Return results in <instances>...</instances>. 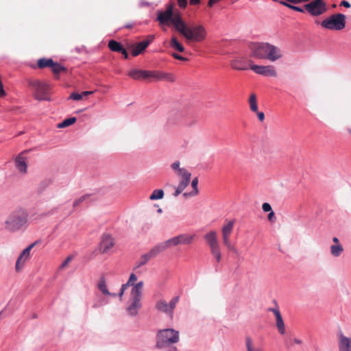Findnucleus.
<instances>
[{"mask_svg": "<svg viewBox=\"0 0 351 351\" xmlns=\"http://www.w3.org/2000/svg\"><path fill=\"white\" fill-rule=\"evenodd\" d=\"M94 93V91H84L82 93V97L83 96H88L90 95H92Z\"/></svg>", "mask_w": 351, "mask_h": 351, "instance_id": "obj_52", "label": "nucleus"}, {"mask_svg": "<svg viewBox=\"0 0 351 351\" xmlns=\"http://www.w3.org/2000/svg\"><path fill=\"white\" fill-rule=\"evenodd\" d=\"M188 195V193H184V196L186 197Z\"/></svg>", "mask_w": 351, "mask_h": 351, "instance_id": "obj_59", "label": "nucleus"}, {"mask_svg": "<svg viewBox=\"0 0 351 351\" xmlns=\"http://www.w3.org/2000/svg\"><path fill=\"white\" fill-rule=\"evenodd\" d=\"M88 195H83L80 197V198L75 199L73 202V206L74 208L77 207L82 202L86 200V199L88 197Z\"/></svg>", "mask_w": 351, "mask_h": 351, "instance_id": "obj_39", "label": "nucleus"}, {"mask_svg": "<svg viewBox=\"0 0 351 351\" xmlns=\"http://www.w3.org/2000/svg\"><path fill=\"white\" fill-rule=\"evenodd\" d=\"M27 217L28 215L25 210H16L10 214L5 221V228L11 232L17 231L27 225Z\"/></svg>", "mask_w": 351, "mask_h": 351, "instance_id": "obj_4", "label": "nucleus"}, {"mask_svg": "<svg viewBox=\"0 0 351 351\" xmlns=\"http://www.w3.org/2000/svg\"><path fill=\"white\" fill-rule=\"evenodd\" d=\"M280 3L284 5H285V6H287V8H289L293 10H295V11H297V12H304V9L303 8H301L300 7H298V6L289 4L287 1H281Z\"/></svg>", "mask_w": 351, "mask_h": 351, "instance_id": "obj_37", "label": "nucleus"}, {"mask_svg": "<svg viewBox=\"0 0 351 351\" xmlns=\"http://www.w3.org/2000/svg\"><path fill=\"white\" fill-rule=\"evenodd\" d=\"M171 168L174 170L178 171V174L179 175V169H184V168H180V162L176 161L171 165Z\"/></svg>", "mask_w": 351, "mask_h": 351, "instance_id": "obj_42", "label": "nucleus"}, {"mask_svg": "<svg viewBox=\"0 0 351 351\" xmlns=\"http://www.w3.org/2000/svg\"><path fill=\"white\" fill-rule=\"evenodd\" d=\"M179 176L182 178L178 187L182 191L189 184L191 174L186 169H179Z\"/></svg>", "mask_w": 351, "mask_h": 351, "instance_id": "obj_21", "label": "nucleus"}, {"mask_svg": "<svg viewBox=\"0 0 351 351\" xmlns=\"http://www.w3.org/2000/svg\"><path fill=\"white\" fill-rule=\"evenodd\" d=\"M262 208L264 212H270L272 210L271 206L268 203H264L262 206Z\"/></svg>", "mask_w": 351, "mask_h": 351, "instance_id": "obj_43", "label": "nucleus"}, {"mask_svg": "<svg viewBox=\"0 0 351 351\" xmlns=\"http://www.w3.org/2000/svg\"><path fill=\"white\" fill-rule=\"evenodd\" d=\"M257 114L258 119L260 121L263 122L265 120V114L263 112H259L257 110V112H255Z\"/></svg>", "mask_w": 351, "mask_h": 351, "instance_id": "obj_45", "label": "nucleus"}, {"mask_svg": "<svg viewBox=\"0 0 351 351\" xmlns=\"http://www.w3.org/2000/svg\"><path fill=\"white\" fill-rule=\"evenodd\" d=\"M73 259V257L69 256H68L65 261L62 263V265H60V267L61 268H65L68 266V265L69 264V263L72 261Z\"/></svg>", "mask_w": 351, "mask_h": 351, "instance_id": "obj_41", "label": "nucleus"}, {"mask_svg": "<svg viewBox=\"0 0 351 351\" xmlns=\"http://www.w3.org/2000/svg\"><path fill=\"white\" fill-rule=\"evenodd\" d=\"M169 45L171 48L178 51L179 52H183L184 47L180 43L176 37L173 36L170 40Z\"/></svg>", "mask_w": 351, "mask_h": 351, "instance_id": "obj_26", "label": "nucleus"}, {"mask_svg": "<svg viewBox=\"0 0 351 351\" xmlns=\"http://www.w3.org/2000/svg\"><path fill=\"white\" fill-rule=\"evenodd\" d=\"M179 176L182 178L178 187L182 191L189 184L191 174L186 169H179Z\"/></svg>", "mask_w": 351, "mask_h": 351, "instance_id": "obj_20", "label": "nucleus"}, {"mask_svg": "<svg viewBox=\"0 0 351 351\" xmlns=\"http://www.w3.org/2000/svg\"><path fill=\"white\" fill-rule=\"evenodd\" d=\"M51 70L55 75L59 74L60 72L64 71L66 69L62 66L61 64L57 62H53V65L51 66Z\"/></svg>", "mask_w": 351, "mask_h": 351, "instance_id": "obj_35", "label": "nucleus"}, {"mask_svg": "<svg viewBox=\"0 0 351 351\" xmlns=\"http://www.w3.org/2000/svg\"><path fill=\"white\" fill-rule=\"evenodd\" d=\"M128 75L134 80H149L151 82L152 80H166L171 82L174 81L173 75L156 71L132 69L128 72Z\"/></svg>", "mask_w": 351, "mask_h": 351, "instance_id": "obj_3", "label": "nucleus"}, {"mask_svg": "<svg viewBox=\"0 0 351 351\" xmlns=\"http://www.w3.org/2000/svg\"><path fill=\"white\" fill-rule=\"evenodd\" d=\"M37 242L30 244L27 247L24 249L16 260L15 269L19 272L22 270L25 263L30 257V251L36 245Z\"/></svg>", "mask_w": 351, "mask_h": 351, "instance_id": "obj_16", "label": "nucleus"}, {"mask_svg": "<svg viewBox=\"0 0 351 351\" xmlns=\"http://www.w3.org/2000/svg\"><path fill=\"white\" fill-rule=\"evenodd\" d=\"M93 307H94V308H97V305H96V304H94V305H93Z\"/></svg>", "mask_w": 351, "mask_h": 351, "instance_id": "obj_61", "label": "nucleus"}, {"mask_svg": "<svg viewBox=\"0 0 351 351\" xmlns=\"http://www.w3.org/2000/svg\"><path fill=\"white\" fill-rule=\"evenodd\" d=\"M341 5H343L347 8H350V3L348 2V1H341Z\"/></svg>", "mask_w": 351, "mask_h": 351, "instance_id": "obj_49", "label": "nucleus"}, {"mask_svg": "<svg viewBox=\"0 0 351 351\" xmlns=\"http://www.w3.org/2000/svg\"><path fill=\"white\" fill-rule=\"evenodd\" d=\"M164 196V191L162 189H156L149 197L151 200L160 199Z\"/></svg>", "mask_w": 351, "mask_h": 351, "instance_id": "obj_33", "label": "nucleus"}, {"mask_svg": "<svg viewBox=\"0 0 351 351\" xmlns=\"http://www.w3.org/2000/svg\"><path fill=\"white\" fill-rule=\"evenodd\" d=\"M114 245V239L109 234H104L99 245V251L101 254L107 253Z\"/></svg>", "mask_w": 351, "mask_h": 351, "instance_id": "obj_18", "label": "nucleus"}, {"mask_svg": "<svg viewBox=\"0 0 351 351\" xmlns=\"http://www.w3.org/2000/svg\"><path fill=\"white\" fill-rule=\"evenodd\" d=\"M291 341L293 343H295V344H301L302 343V341L300 339H298L296 338L293 339L291 340Z\"/></svg>", "mask_w": 351, "mask_h": 351, "instance_id": "obj_51", "label": "nucleus"}, {"mask_svg": "<svg viewBox=\"0 0 351 351\" xmlns=\"http://www.w3.org/2000/svg\"><path fill=\"white\" fill-rule=\"evenodd\" d=\"M75 121H76L75 117H71V118L64 120L62 123H59L58 127L59 128H66V127H68V126L73 124L74 123H75Z\"/></svg>", "mask_w": 351, "mask_h": 351, "instance_id": "obj_34", "label": "nucleus"}, {"mask_svg": "<svg viewBox=\"0 0 351 351\" xmlns=\"http://www.w3.org/2000/svg\"><path fill=\"white\" fill-rule=\"evenodd\" d=\"M304 8L312 16H319L327 10L324 0H313L306 4Z\"/></svg>", "mask_w": 351, "mask_h": 351, "instance_id": "obj_13", "label": "nucleus"}, {"mask_svg": "<svg viewBox=\"0 0 351 351\" xmlns=\"http://www.w3.org/2000/svg\"><path fill=\"white\" fill-rule=\"evenodd\" d=\"M143 285V282L140 281L132 288L128 306L127 307V311L131 316L136 315L138 310L141 308V300Z\"/></svg>", "mask_w": 351, "mask_h": 351, "instance_id": "obj_5", "label": "nucleus"}, {"mask_svg": "<svg viewBox=\"0 0 351 351\" xmlns=\"http://www.w3.org/2000/svg\"><path fill=\"white\" fill-rule=\"evenodd\" d=\"M156 339V347L165 348L179 341V332L171 328L160 330L157 334Z\"/></svg>", "mask_w": 351, "mask_h": 351, "instance_id": "obj_6", "label": "nucleus"}, {"mask_svg": "<svg viewBox=\"0 0 351 351\" xmlns=\"http://www.w3.org/2000/svg\"><path fill=\"white\" fill-rule=\"evenodd\" d=\"M332 241H333V242H334L335 244H340V243H339V239H338V238H337V237H334V238L332 239Z\"/></svg>", "mask_w": 351, "mask_h": 351, "instance_id": "obj_55", "label": "nucleus"}, {"mask_svg": "<svg viewBox=\"0 0 351 351\" xmlns=\"http://www.w3.org/2000/svg\"><path fill=\"white\" fill-rule=\"evenodd\" d=\"M250 57L267 59L275 62L282 57L280 49L267 43H252L250 45Z\"/></svg>", "mask_w": 351, "mask_h": 351, "instance_id": "obj_2", "label": "nucleus"}, {"mask_svg": "<svg viewBox=\"0 0 351 351\" xmlns=\"http://www.w3.org/2000/svg\"><path fill=\"white\" fill-rule=\"evenodd\" d=\"M348 132L351 134V129H348Z\"/></svg>", "mask_w": 351, "mask_h": 351, "instance_id": "obj_60", "label": "nucleus"}, {"mask_svg": "<svg viewBox=\"0 0 351 351\" xmlns=\"http://www.w3.org/2000/svg\"><path fill=\"white\" fill-rule=\"evenodd\" d=\"M136 280H137L136 276L134 274H131L128 282L121 286L120 293L119 294L120 298H121L122 295L124 293V291L129 287V286L130 285H132L134 282L136 281Z\"/></svg>", "mask_w": 351, "mask_h": 351, "instance_id": "obj_24", "label": "nucleus"}, {"mask_svg": "<svg viewBox=\"0 0 351 351\" xmlns=\"http://www.w3.org/2000/svg\"><path fill=\"white\" fill-rule=\"evenodd\" d=\"M28 150H24L21 152L14 160L15 167L17 170L21 173H26L27 171V158L25 157V154L28 152Z\"/></svg>", "mask_w": 351, "mask_h": 351, "instance_id": "obj_17", "label": "nucleus"}, {"mask_svg": "<svg viewBox=\"0 0 351 351\" xmlns=\"http://www.w3.org/2000/svg\"><path fill=\"white\" fill-rule=\"evenodd\" d=\"M197 184H198V178L197 177L194 178L191 182V186L193 189V191L190 193V195L195 196L197 195L199 193L198 189H197Z\"/></svg>", "mask_w": 351, "mask_h": 351, "instance_id": "obj_36", "label": "nucleus"}, {"mask_svg": "<svg viewBox=\"0 0 351 351\" xmlns=\"http://www.w3.org/2000/svg\"><path fill=\"white\" fill-rule=\"evenodd\" d=\"M172 56L176 59V60H182V61H186L188 59L186 58H184L178 53H173L172 54Z\"/></svg>", "mask_w": 351, "mask_h": 351, "instance_id": "obj_44", "label": "nucleus"}, {"mask_svg": "<svg viewBox=\"0 0 351 351\" xmlns=\"http://www.w3.org/2000/svg\"><path fill=\"white\" fill-rule=\"evenodd\" d=\"M250 69L255 73L267 77H276L278 73L276 69L273 65H257L252 64L250 61Z\"/></svg>", "mask_w": 351, "mask_h": 351, "instance_id": "obj_14", "label": "nucleus"}, {"mask_svg": "<svg viewBox=\"0 0 351 351\" xmlns=\"http://www.w3.org/2000/svg\"><path fill=\"white\" fill-rule=\"evenodd\" d=\"M30 85L34 90L35 98L38 100H49L47 95L49 91V86L44 82L34 81Z\"/></svg>", "mask_w": 351, "mask_h": 351, "instance_id": "obj_12", "label": "nucleus"}, {"mask_svg": "<svg viewBox=\"0 0 351 351\" xmlns=\"http://www.w3.org/2000/svg\"><path fill=\"white\" fill-rule=\"evenodd\" d=\"M150 41L151 40H144L138 43L136 45H132V55L133 56H137L143 53L149 45Z\"/></svg>", "mask_w": 351, "mask_h": 351, "instance_id": "obj_23", "label": "nucleus"}, {"mask_svg": "<svg viewBox=\"0 0 351 351\" xmlns=\"http://www.w3.org/2000/svg\"><path fill=\"white\" fill-rule=\"evenodd\" d=\"M162 252H164V250H162L160 243L155 245L147 253L143 254L138 258V260L136 262L134 270H136V269L146 265L149 260L156 257Z\"/></svg>", "mask_w": 351, "mask_h": 351, "instance_id": "obj_11", "label": "nucleus"}, {"mask_svg": "<svg viewBox=\"0 0 351 351\" xmlns=\"http://www.w3.org/2000/svg\"><path fill=\"white\" fill-rule=\"evenodd\" d=\"M52 183V180L50 178H45L40 182L37 187L38 193L44 192Z\"/></svg>", "mask_w": 351, "mask_h": 351, "instance_id": "obj_25", "label": "nucleus"}, {"mask_svg": "<svg viewBox=\"0 0 351 351\" xmlns=\"http://www.w3.org/2000/svg\"><path fill=\"white\" fill-rule=\"evenodd\" d=\"M249 104H250V108L253 112H257L258 104H257L256 96L254 93H252L250 95V98H249Z\"/></svg>", "mask_w": 351, "mask_h": 351, "instance_id": "obj_29", "label": "nucleus"}, {"mask_svg": "<svg viewBox=\"0 0 351 351\" xmlns=\"http://www.w3.org/2000/svg\"><path fill=\"white\" fill-rule=\"evenodd\" d=\"M321 25L328 29L341 30L346 27V16L343 14H332L324 20Z\"/></svg>", "mask_w": 351, "mask_h": 351, "instance_id": "obj_8", "label": "nucleus"}, {"mask_svg": "<svg viewBox=\"0 0 351 351\" xmlns=\"http://www.w3.org/2000/svg\"><path fill=\"white\" fill-rule=\"evenodd\" d=\"M287 1L292 3H301L300 0H287Z\"/></svg>", "mask_w": 351, "mask_h": 351, "instance_id": "obj_54", "label": "nucleus"}, {"mask_svg": "<svg viewBox=\"0 0 351 351\" xmlns=\"http://www.w3.org/2000/svg\"><path fill=\"white\" fill-rule=\"evenodd\" d=\"M195 236V234H182L162 242L160 244L162 250L165 251L173 246L178 245H189L192 243Z\"/></svg>", "mask_w": 351, "mask_h": 351, "instance_id": "obj_10", "label": "nucleus"}, {"mask_svg": "<svg viewBox=\"0 0 351 351\" xmlns=\"http://www.w3.org/2000/svg\"><path fill=\"white\" fill-rule=\"evenodd\" d=\"M204 239L210 247L211 254L214 256L217 263H220L221 261V252L217 232L215 230L208 232L204 235Z\"/></svg>", "mask_w": 351, "mask_h": 351, "instance_id": "obj_7", "label": "nucleus"}, {"mask_svg": "<svg viewBox=\"0 0 351 351\" xmlns=\"http://www.w3.org/2000/svg\"><path fill=\"white\" fill-rule=\"evenodd\" d=\"M182 192V191L181 189H180L178 187L176 188V191H175V193H173V196L175 197H177Z\"/></svg>", "mask_w": 351, "mask_h": 351, "instance_id": "obj_50", "label": "nucleus"}, {"mask_svg": "<svg viewBox=\"0 0 351 351\" xmlns=\"http://www.w3.org/2000/svg\"><path fill=\"white\" fill-rule=\"evenodd\" d=\"M200 2V0H190V3L192 5L198 4Z\"/></svg>", "mask_w": 351, "mask_h": 351, "instance_id": "obj_53", "label": "nucleus"}, {"mask_svg": "<svg viewBox=\"0 0 351 351\" xmlns=\"http://www.w3.org/2000/svg\"><path fill=\"white\" fill-rule=\"evenodd\" d=\"M343 251V247L341 244H335L330 247V253L335 257H339Z\"/></svg>", "mask_w": 351, "mask_h": 351, "instance_id": "obj_27", "label": "nucleus"}, {"mask_svg": "<svg viewBox=\"0 0 351 351\" xmlns=\"http://www.w3.org/2000/svg\"><path fill=\"white\" fill-rule=\"evenodd\" d=\"M178 302V296L173 298L169 304L163 300H160L156 302L155 307L158 311L172 316L173 310L176 308Z\"/></svg>", "mask_w": 351, "mask_h": 351, "instance_id": "obj_15", "label": "nucleus"}, {"mask_svg": "<svg viewBox=\"0 0 351 351\" xmlns=\"http://www.w3.org/2000/svg\"><path fill=\"white\" fill-rule=\"evenodd\" d=\"M245 346L247 351H262L260 348L253 346L252 340L250 337H245Z\"/></svg>", "mask_w": 351, "mask_h": 351, "instance_id": "obj_32", "label": "nucleus"}, {"mask_svg": "<svg viewBox=\"0 0 351 351\" xmlns=\"http://www.w3.org/2000/svg\"><path fill=\"white\" fill-rule=\"evenodd\" d=\"M157 20L161 25L169 26L172 24L175 29L184 37L186 42H202L206 37V30L203 25L188 26L180 13H173V5H169L165 11L159 12Z\"/></svg>", "mask_w": 351, "mask_h": 351, "instance_id": "obj_1", "label": "nucleus"}, {"mask_svg": "<svg viewBox=\"0 0 351 351\" xmlns=\"http://www.w3.org/2000/svg\"><path fill=\"white\" fill-rule=\"evenodd\" d=\"M108 47L109 49L114 52H119L122 50L123 46L119 42L111 40L108 42Z\"/></svg>", "mask_w": 351, "mask_h": 351, "instance_id": "obj_30", "label": "nucleus"}, {"mask_svg": "<svg viewBox=\"0 0 351 351\" xmlns=\"http://www.w3.org/2000/svg\"><path fill=\"white\" fill-rule=\"evenodd\" d=\"M339 351H351V338L346 337L343 334L339 336Z\"/></svg>", "mask_w": 351, "mask_h": 351, "instance_id": "obj_22", "label": "nucleus"}, {"mask_svg": "<svg viewBox=\"0 0 351 351\" xmlns=\"http://www.w3.org/2000/svg\"><path fill=\"white\" fill-rule=\"evenodd\" d=\"M125 27H128V28H130V27H131L132 26H131V25H127Z\"/></svg>", "mask_w": 351, "mask_h": 351, "instance_id": "obj_57", "label": "nucleus"}, {"mask_svg": "<svg viewBox=\"0 0 351 351\" xmlns=\"http://www.w3.org/2000/svg\"><path fill=\"white\" fill-rule=\"evenodd\" d=\"M53 60L49 58V59H47V58H41V59H39L38 60V68L40 69H44V68H46V67H51V66L53 65Z\"/></svg>", "mask_w": 351, "mask_h": 351, "instance_id": "obj_28", "label": "nucleus"}, {"mask_svg": "<svg viewBox=\"0 0 351 351\" xmlns=\"http://www.w3.org/2000/svg\"><path fill=\"white\" fill-rule=\"evenodd\" d=\"M98 289L102 292L103 294L106 295H111L108 291L106 280L104 278H101L97 285Z\"/></svg>", "mask_w": 351, "mask_h": 351, "instance_id": "obj_31", "label": "nucleus"}, {"mask_svg": "<svg viewBox=\"0 0 351 351\" xmlns=\"http://www.w3.org/2000/svg\"><path fill=\"white\" fill-rule=\"evenodd\" d=\"M178 5L181 8H184L187 5V1L186 0H178Z\"/></svg>", "mask_w": 351, "mask_h": 351, "instance_id": "obj_46", "label": "nucleus"}, {"mask_svg": "<svg viewBox=\"0 0 351 351\" xmlns=\"http://www.w3.org/2000/svg\"><path fill=\"white\" fill-rule=\"evenodd\" d=\"M226 223L221 228L222 241L223 245L227 248L228 250L232 252L235 254L238 253V250L235 245L232 243L230 241V236L233 230L234 225L235 223L234 220L226 221Z\"/></svg>", "mask_w": 351, "mask_h": 351, "instance_id": "obj_9", "label": "nucleus"}, {"mask_svg": "<svg viewBox=\"0 0 351 351\" xmlns=\"http://www.w3.org/2000/svg\"><path fill=\"white\" fill-rule=\"evenodd\" d=\"M232 67L236 70H246L247 67L243 65H241V62L239 60L233 61L232 63Z\"/></svg>", "mask_w": 351, "mask_h": 351, "instance_id": "obj_38", "label": "nucleus"}, {"mask_svg": "<svg viewBox=\"0 0 351 351\" xmlns=\"http://www.w3.org/2000/svg\"><path fill=\"white\" fill-rule=\"evenodd\" d=\"M119 53H122L125 58V59H128L129 56L125 49L123 47L122 48V50L119 51Z\"/></svg>", "mask_w": 351, "mask_h": 351, "instance_id": "obj_47", "label": "nucleus"}, {"mask_svg": "<svg viewBox=\"0 0 351 351\" xmlns=\"http://www.w3.org/2000/svg\"><path fill=\"white\" fill-rule=\"evenodd\" d=\"M69 99H73V100H81L82 99V94L77 93H73L71 94Z\"/></svg>", "mask_w": 351, "mask_h": 351, "instance_id": "obj_40", "label": "nucleus"}, {"mask_svg": "<svg viewBox=\"0 0 351 351\" xmlns=\"http://www.w3.org/2000/svg\"><path fill=\"white\" fill-rule=\"evenodd\" d=\"M158 211V213H161L162 212V209L159 208Z\"/></svg>", "mask_w": 351, "mask_h": 351, "instance_id": "obj_58", "label": "nucleus"}, {"mask_svg": "<svg viewBox=\"0 0 351 351\" xmlns=\"http://www.w3.org/2000/svg\"><path fill=\"white\" fill-rule=\"evenodd\" d=\"M169 349L168 351H177V348L175 346L170 347V346H169Z\"/></svg>", "mask_w": 351, "mask_h": 351, "instance_id": "obj_56", "label": "nucleus"}, {"mask_svg": "<svg viewBox=\"0 0 351 351\" xmlns=\"http://www.w3.org/2000/svg\"><path fill=\"white\" fill-rule=\"evenodd\" d=\"M269 311H271L275 315L276 327L278 328V332L281 335H284L286 331L285 326L279 309L278 308H270Z\"/></svg>", "mask_w": 351, "mask_h": 351, "instance_id": "obj_19", "label": "nucleus"}, {"mask_svg": "<svg viewBox=\"0 0 351 351\" xmlns=\"http://www.w3.org/2000/svg\"><path fill=\"white\" fill-rule=\"evenodd\" d=\"M274 217H275L274 213L272 210L270 211V213L268 214V216H267L268 220L269 221H273Z\"/></svg>", "mask_w": 351, "mask_h": 351, "instance_id": "obj_48", "label": "nucleus"}]
</instances>
